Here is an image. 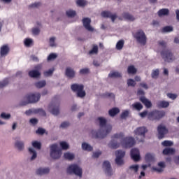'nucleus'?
Instances as JSON below:
<instances>
[{"label":"nucleus","instance_id":"obj_1","mask_svg":"<svg viewBox=\"0 0 179 179\" xmlns=\"http://www.w3.org/2000/svg\"><path fill=\"white\" fill-rule=\"evenodd\" d=\"M134 145H135V138L125 137L124 133H117L112 136V141L109 143L108 147L110 149H118L120 146H122V148H132Z\"/></svg>","mask_w":179,"mask_h":179},{"label":"nucleus","instance_id":"obj_2","mask_svg":"<svg viewBox=\"0 0 179 179\" xmlns=\"http://www.w3.org/2000/svg\"><path fill=\"white\" fill-rule=\"evenodd\" d=\"M99 130L98 131H92V135L94 138H106L111 130L113 127L110 124H107V120L104 117H99Z\"/></svg>","mask_w":179,"mask_h":179},{"label":"nucleus","instance_id":"obj_3","mask_svg":"<svg viewBox=\"0 0 179 179\" xmlns=\"http://www.w3.org/2000/svg\"><path fill=\"white\" fill-rule=\"evenodd\" d=\"M50 157L52 159H59L62 155V150L59 149L58 147V144H53L50 145Z\"/></svg>","mask_w":179,"mask_h":179},{"label":"nucleus","instance_id":"obj_4","mask_svg":"<svg viewBox=\"0 0 179 179\" xmlns=\"http://www.w3.org/2000/svg\"><path fill=\"white\" fill-rule=\"evenodd\" d=\"M67 173H69V174H75V176L81 178L83 172L80 166L78 164H73L69 166L67 168Z\"/></svg>","mask_w":179,"mask_h":179},{"label":"nucleus","instance_id":"obj_5","mask_svg":"<svg viewBox=\"0 0 179 179\" xmlns=\"http://www.w3.org/2000/svg\"><path fill=\"white\" fill-rule=\"evenodd\" d=\"M71 90L77 92L78 97L83 98L86 96V92L83 91V85L73 84L71 85Z\"/></svg>","mask_w":179,"mask_h":179},{"label":"nucleus","instance_id":"obj_6","mask_svg":"<svg viewBox=\"0 0 179 179\" xmlns=\"http://www.w3.org/2000/svg\"><path fill=\"white\" fill-rule=\"evenodd\" d=\"M134 135L139 136L140 138H137L139 142H143L145 139V134L148 132V129L145 127H138L134 130Z\"/></svg>","mask_w":179,"mask_h":179},{"label":"nucleus","instance_id":"obj_7","mask_svg":"<svg viewBox=\"0 0 179 179\" xmlns=\"http://www.w3.org/2000/svg\"><path fill=\"white\" fill-rule=\"evenodd\" d=\"M161 55L166 62H173L176 59L171 51L164 49L162 52Z\"/></svg>","mask_w":179,"mask_h":179},{"label":"nucleus","instance_id":"obj_8","mask_svg":"<svg viewBox=\"0 0 179 179\" xmlns=\"http://www.w3.org/2000/svg\"><path fill=\"white\" fill-rule=\"evenodd\" d=\"M135 38H136L138 43L141 44V45H145L146 44L147 38L143 31H138L135 34Z\"/></svg>","mask_w":179,"mask_h":179},{"label":"nucleus","instance_id":"obj_9","mask_svg":"<svg viewBox=\"0 0 179 179\" xmlns=\"http://www.w3.org/2000/svg\"><path fill=\"white\" fill-rule=\"evenodd\" d=\"M164 112L163 111H157L155 110L152 112H150L148 113V117L151 121H153V120H160L162 117H164Z\"/></svg>","mask_w":179,"mask_h":179},{"label":"nucleus","instance_id":"obj_10","mask_svg":"<svg viewBox=\"0 0 179 179\" xmlns=\"http://www.w3.org/2000/svg\"><path fill=\"white\" fill-rule=\"evenodd\" d=\"M40 94H31L27 95L25 99L27 100V102L24 104H29V103H36V101H38L40 100Z\"/></svg>","mask_w":179,"mask_h":179},{"label":"nucleus","instance_id":"obj_11","mask_svg":"<svg viewBox=\"0 0 179 179\" xmlns=\"http://www.w3.org/2000/svg\"><path fill=\"white\" fill-rule=\"evenodd\" d=\"M115 163L117 164V166H121L124 164V160H122V157L125 156V152L122 150H117L115 152Z\"/></svg>","mask_w":179,"mask_h":179},{"label":"nucleus","instance_id":"obj_12","mask_svg":"<svg viewBox=\"0 0 179 179\" xmlns=\"http://www.w3.org/2000/svg\"><path fill=\"white\" fill-rule=\"evenodd\" d=\"M157 131H158L159 139H163V138H164V136L166 135V134H167V132H169V130H167L166 127L163 124L158 126Z\"/></svg>","mask_w":179,"mask_h":179},{"label":"nucleus","instance_id":"obj_13","mask_svg":"<svg viewBox=\"0 0 179 179\" xmlns=\"http://www.w3.org/2000/svg\"><path fill=\"white\" fill-rule=\"evenodd\" d=\"M48 111L53 114V115H58V114H59V108L58 104L55 103L50 104L48 106Z\"/></svg>","mask_w":179,"mask_h":179},{"label":"nucleus","instance_id":"obj_14","mask_svg":"<svg viewBox=\"0 0 179 179\" xmlns=\"http://www.w3.org/2000/svg\"><path fill=\"white\" fill-rule=\"evenodd\" d=\"M42 66L41 64H38L35 66L36 70H32L29 72V75L31 78H38L40 76V69H41Z\"/></svg>","mask_w":179,"mask_h":179},{"label":"nucleus","instance_id":"obj_15","mask_svg":"<svg viewBox=\"0 0 179 179\" xmlns=\"http://www.w3.org/2000/svg\"><path fill=\"white\" fill-rule=\"evenodd\" d=\"M131 157L134 162H138L141 159V155L139 154V150L138 148H133L131 150Z\"/></svg>","mask_w":179,"mask_h":179},{"label":"nucleus","instance_id":"obj_16","mask_svg":"<svg viewBox=\"0 0 179 179\" xmlns=\"http://www.w3.org/2000/svg\"><path fill=\"white\" fill-rule=\"evenodd\" d=\"M164 169H166V162H160L158 163L157 166L152 167V170L157 173H162V171H164Z\"/></svg>","mask_w":179,"mask_h":179},{"label":"nucleus","instance_id":"obj_17","mask_svg":"<svg viewBox=\"0 0 179 179\" xmlns=\"http://www.w3.org/2000/svg\"><path fill=\"white\" fill-rule=\"evenodd\" d=\"M103 167L105 169L106 174L108 176H113V169H111V165L108 161H105L103 164Z\"/></svg>","mask_w":179,"mask_h":179},{"label":"nucleus","instance_id":"obj_18","mask_svg":"<svg viewBox=\"0 0 179 179\" xmlns=\"http://www.w3.org/2000/svg\"><path fill=\"white\" fill-rule=\"evenodd\" d=\"M91 22L92 20L90 18H84L83 20V26L88 31H93L94 30V29L90 26Z\"/></svg>","mask_w":179,"mask_h":179},{"label":"nucleus","instance_id":"obj_19","mask_svg":"<svg viewBox=\"0 0 179 179\" xmlns=\"http://www.w3.org/2000/svg\"><path fill=\"white\" fill-rule=\"evenodd\" d=\"M9 51H10V49L9 48V45H2L0 49L1 57H6V55L9 54Z\"/></svg>","mask_w":179,"mask_h":179},{"label":"nucleus","instance_id":"obj_20","mask_svg":"<svg viewBox=\"0 0 179 179\" xmlns=\"http://www.w3.org/2000/svg\"><path fill=\"white\" fill-rule=\"evenodd\" d=\"M101 16L103 17H110L111 18L112 22H114L115 19H117V15L116 14H112L111 13L108 11H103L101 13Z\"/></svg>","mask_w":179,"mask_h":179},{"label":"nucleus","instance_id":"obj_21","mask_svg":"<svg viewBox=\"0 0 179 179\" xmlns=\"http://www.w3.org/2000/svg\"><path fill=\"white\" fill-rule=\"evenodd\" d=\"M48 173H50V169L48 168H39L36 170L38 176H43V174H48Z\"/></svg>","mask_w":179,"mask_h":179},{"label":"nucleus","instance_id":"obj_22","mask_svg":"<svg viewBox=\"0 0 179 179\" xmlns=\"http://www.w3.org/2000/svg\"><path fill=\"white\" fill-rule=\"evenodd\" d=\"M140 101L147 107V108H150L152 107V102L145 97H141Z\"/></svg>","mask_w":179,"mask_h":179},{"label":"nucleus","instance_id":"obj_23","mask_svg":"<svg viewBox=\"0 0 179 179\" xmlns=\"http://www.w3.org/2000/svg\"><path fill=\"white\" fill-rule=\"evenodd\" d=\"M29 154L31 155L30 160L33 161L35 160V159L37 157V152H36V150L33 148H29Z\"/></svg>","mask_w":179,"mask_h":179},{"label":"nucleus","instance_id":"obj_24","mask_svg":"<svg viewBox=\"0 0 179 179\" xmlns=\"http://www.w3.org/2000/svg\"><path fill=\"white\" fill-rule=\"evenodd\" d=\"M174 153H176V149L174 148H167L163 150V155H174Z\"/></svg>","mask_w":179,"mask_h":179},{"label":"nucleus","instance_id":"obj_25","mask_svg":"<svg viewBox=\"0 0 179 179\" xmlns=\"http://www.w3.org/2000/svg\"><path fill=\"white\" fill-rule=\"evenodd\" d=\"M157 106L160 108H166L168 106L170 105V103L168 101H159L157 103Z\"/></svg>","mask_w":179,"mask_h":179},{"label":"nucleus","instance_id":"obj_26","mask_svg":"<svg viewBox=\"0 0 179 179\" xmlns=\"http://www.w3.org/2000/svg\"><path fill=\"white\" fill-rule=\"evenodd\" d=\"M66 76L68 78H73L75 76V71L71 68H67L66 69Z\"/></svg>","mask_w":179,"mask_h":179},{"label":"nucleus","instance_id":"obj_27","mask_svg":"<svg viewBox=\"0 0 179 179\" xmlns=\"http://www.w3.org/2000/svg\"><path fill=\"white\" fill-rule=\"evenodd\" d=\"M82 149L83 150H87V152H92V150H93V147L86 143H83L82 144Z\"/></svg>","mask_w":179,"mask_h":179},{"label":"nucleus","instance_id":"obj_28","mask_svg":"<svg viewBox=\"0 0 179 179\" xmlns=\"http://www.w3.org/2000/svg\"><path fill=\"white\" fill-rule=\"evenodd\" d=\"M64 157L66 160H73L75 159V155L71 152H66L64 155Z\"/></svg>","mask_w":179,"mask_h":179},{"label":"nucleus","instance_id":"obj_29","mask_svg":"<svg viewBox=\"0 0 179 179\" xmlns=\"http://www.w3.org/2000/svg\"><path fill=\"white\" fill-rule=\"evenodd\" d=\"M120 113V109L118 108H113L109 110V115L110 117H114L115 115H117Z\"/></svg>","mask_w":179,"mask_h":179},{"label":"nucleus","instance_id":"obj_30","mask_svg":"<svg viewBox=\"0 0 179 179\" xmlns=\"http://www.w3.org/2000/svg\"><path fill=\"white\" fill-rule=\"evenodd\" d=\"M24 44L25 47H31L33 45V39L30 38H27L24 40Z\"/></svg>","mask_w":179,"mask_h":179},{"label":"nucleus","instance_id":"obj_31","mask_svg":"<svg viewBox=\"0 0 179 179\" xmlns=\"http://www.w3.org/2000/svg\"><path fill=\"white\" fill-rule=\"evenodd\" d=\"M15 148H17L18 150H23V149H24V143L22 141H17L15 143Z\"/></svg>","mask_w":179,"mask_h":179},{"label":"nucleus","instance_id":"obj_32","mask_svg":"<svg viewBox=\"0 0 179 179\" xmlns=\"http://www.w3.org/2000/svg\"><path fill=\"white\" fill-rule=\"evenodd\" d=\"M108 76L109 78H121V73L118 71H110Z\"/></svg>","mask_w":179,"mask_h":179},{"label":"nucleus","instance_id":"obj_33","mask_svg":"<svg viewBox=\"0 0 179 179\" xmlns=\"http://www.w3.org/2000/svg\"><path fill=\"white\" fill-rule=\"evenodd\" d=\"M127 72L129 75H134L135 73H136V68H135L134 66H129L127 68Z\"/></svg>","mask_w":179,"mask_h":179},{"label":"nucleus","instance_id":"obj_34","mask_svg":"<svg viewBox=\"0 0 179 179\" xmlns=\"http://www.w3.org/2000/svg\"><path fill=\"white\" fill-rule=\"evenodd\" d=\"M169 9L167 8H163L158 11V15L159 16H166L169 15Z\"/></svg>","mask_w":179,"mask_h":179},{"label":"nucleus","instance_id":"obj_35","mask_svg":"<svg viewBox=\"0 0 179 179\" xmlns=\"http://www.w3.org/2000/svg\"><path fill=\"white\" fill-rule=\"evenodd\" d=\"M145 159L146 162H153V160H155V155L148 153L145 155Z\"/></svg>","mask_w":179,"mask_h":179},{"label":"nucleus","instance_id":"obj_36","mask_svg":"<svg viewBox=\"0 0 179 179\" xmlns=\"http://www.w3.org/2000/svg\"><path fill=\"white\" fill-rule=\"evenodd\" d=\"M133 108H135L136 110H138V111H141L142 108H143V106H142V103L137 102L132 105Z\"/></svg>","mask_w":179,"mask_h":179},{"label":"nucleus","instance_id":"obj_37","mask_svg":"<svg viewBox=\"0 0 179 179\" xmlns=\"http://www.w3.org/2000/svg\"><path fill=\"white\" fill-rule=\"evenodd\" d=\"M123 17H124V19H127V20H130L131 22L134 21V20L135 19V17L134 16H132L131 15H130L128 13H124Z\"/></svg>","mask_w":179,"mask_h":179},{"label":"nucleus","instance_id":"obj_38","mask_svg":"<svg viewBox=\"0 0 179 179\" xmlns=\"http://www.w3.org/2000/svg\"><path fill=\"white\" fill-rule=\"evenodd\" d=\"M32 146L35 149H38V150H40V149H41V143L36 141H32Z\"/></svg>","mask_w":179,"mask_h":179},{"label":"nucleus","instance_id":"obj_39","mask_svg":"<svg viewBox=\"0 0 179 179\" xmlns=\"http://www.w3.org/2000/svg\"><path fill=\"white\" fill-rule=\"evenodd\" d=\"M60 146L63 150H66L69 149V144L65 141H62L60 142Z\"/></svg>","mask_w":179,"mask_h":179},{"label":"nucleus","instance_id":"obj_40","mask_svg":"<svg viewBox=\"0 0 179 179\" xmlns=\"http://www.w3.org/2000/svg\"><path fill=\"white\" fill-rule=\"evenodd\" d=\"M45 85H46L45 81L43 80V81H39V82L36 83L35 84V86L38 89H41V87H44V86H45Z\"/></svg>","mask_w":179,"mask_h":179},{"label":"nucleus","instance_id":"obj_41","mask_svg":"<svg viewBox=\"0 0 179 179\" xmlns=\"http://www.w3.org/2000/svg\"><path fill=\"white\" fill-rule=\"evenodd\" d=\"M124 48V40L119 41L116 44V49L117 50H122Z\"/></svg>","mask_w":179,"mask_h":179},{"label":"nucleus","instance_id":"obj_42","mask_svg":"<svg viewBox=\"0 0 179 179\" xmlns=\"http://www.w3.org/2000/svg\"><path fill=\"white\" fill-rule=\"evenodd\" d=\"M66 13L69 17H73L76 15V12L73 10H68Z\"/></svg>","mask_w":179,"mask_h":179},{"label":"nucleus","instance_id":"obj_43","mask_svg":"<svg viewBox=\"0 0 179 179\" xmlns=\"http://www.w3.org/2000/svg\"><path fill=\"white\" fill-rule=\"evenodd\" d=\"M130 170L131 171H134V173H138V170H139V165L134 164L129 166Z\"/></svg>","mask_w":179,"mask_h":179},{"label":"nucleus","instance_id":"obj_44","mask_svg":"<svg viewBox=\"0 0 179 179\" xmlns=\"http://www.w3.org/2000/svg\"><path fill=\"white\" fill-rule=\"evenodd\" d=\"M0 117H1V118H3V120H9V118H10V114L2 113L0 115Z\"/></svg>","mask_w":179,"mask_h":179},{"label":"nucleus","instance_id":"obj_45","mask_svg":"<svg viewBox=\"0 0 179 179\" xmlns=\"http://www.w3.org/2000/svg\"><path fill=\"white\" fill-rule=\"evenodd\" d=\"M162 31L164 33H170V31H173V27L167 26L163 28Z\"/></svg>","mask_w":179,"mask_h":179},{"label":"nucleus","instance_id":"obj_46","mask_svg":"<svg viewBox=\"0 0 179 179\" xmlns=\"http://www.w3.org/2000/svg\"><path fill=\"white\" fill-rule=\"evenodd\" d=\"M159 76V69H156L152 71V79H157V78Z\"/></svg>","mask_w":179,"mask_h":179},{"label":"nucleus","instance_id":"obj_47","mask_svg":"<svg viewBox=\"0 0 179 179\" xmlns=\"http://www.w3.org/2000/svg\"><path fill=\"white\" fill-rule=\"evenodd\" d=\"M49 44L50 47H55L57 45L55 43V37H52L50 38Z\"/></svg>","mask_w":179,"mask_h":179},{"label":"nucleus","instance_id":"obj_48","mask_svg":"<svg viewBox=\"0 0 179 179\" xmlns=\"http://www.w3.org/2000/svg\"><path fill=\"white\" fill-rule=\"evenodd\" d=\"M55 58H57V54L51 53L48 57V61H52L53 59H55Z\"/></svg>","mask_w":179,"mask_h":179},{"label":"nucleus","instance_id":"obj_49","mask_svg":"<svg viewBox=\"0 0 179 179\" xmlns=\"http://www.w3.org/2000/svg\"><path fill=\"white\" fill-rule=\"evenodd\" d=\"M54 72V69H50L48 71H46L44 72V76H51Z\"/></svg>","mask_w":179,"mask_h":179},{"label":"nucleus","instance_id":"obj_50","mask_svg":"<svg viewBox=\"0 0 179 179\" xmlns=\"http://www.w3.org/2000/svg\"><path fill=\"white\" fill-rule=\"evenodd\" d=\"M162 146H173V142L170 141H164L162 143Z\"/></svg>","mask_w":179,"mask_h":179},{"label":"nucleus","instance_id":"obj_51","mask_svg":"<svg viewBox=\"0 0 179 179\" xmlns=\"http://www.w3.org/2000/svg\"><path fill=\"white\" fill-rule=\"evenodd\" d=\"M32 33L34 36H38V34H40V29L37 27L33 28Z\"/></svg>","mask_w":179,"mask_h":179},{"label":"nucleus","instance_id":"obj_52","mask_svg":"<svg viewBox=\"0 0 179 179\" xmlns=\"http://www.w3.org/2000/svg\"><path fill=\"white\" fill-rule=\"evenodd\" d=\"M77 5H78V6H85V5H86V1L77 0Z\"/></svg>","mask_w":179,"mask_h":179},{"label":"nucleus","instance_id":"obj_53","mask_svg":"<svg viewBox=\"0 0 179 179\" xmlns=\"http://www.w3.org/2000/svg\"><path fill=\"white\" fill-rule=\"evenodd\" d=\"M99 51V48L97 46H94L92 50L90 51V54H97V52Z\"/></svg>","mask_w":179,"mask_h":179},{"label":"nucleus","instance_id":"obj_54","mask_svg":"<svg viewBox=\"0 0 179 179\" xmlns=\"http://www.w3.org/2000/svg\"><path fill=\"white\" fill-rule=\"evenodd\" d=\"M8 83H9V80L6 78L3 82L0 83V87H4V86H6Z\"/></svg>","mask_w":179,"mask_h":179},{"label":"nucleus","instance_id":"obj_55","mask_svg":"<svg viewBox=\"0 0 179 179\" xmlns=\"http://www.w3.org/2000/svg\"><path fill=\"white\" fill-rule=\"evenodd\" d=\"M127 85L128 86H135V85H136V83H135V80H134L133 79H129L127 80Z\"/></svg>","mask_w":179,"mask_h":179},{"label":"nucleus","instance_id":"obj_56","mask_svg":"<svg viewBox=\"0 0 179 179\" xmlns=\"http://www.w3.org/2000/svg\"><path fill=\"white\" fill-rule=\"evenodd\" d=\"M45 133V129L43 128H38L36 131V134H38L39 135H43Z\"/></svg>","mask_w":179,"mask_h":179},{"label":"nucleus","instance_id":"obj_57","mask_svg":"<svg viewBox=\"0 0 179 179\" xmlns=\"http://www.w3.org/2000/svg\"><path fill=\"white\" fill-rule=\"evenodd\" d=\"M129 111L124 110L122 113L121 118H127V116L129 115Z\"/></svg>","mask_w":179,"mask_h":179},{"label":"nucleus","instance_id":"obj_58","mask_svg":"<svg viewBox=\"0 0 179 179\" xmlns=\"http://www.w3.org/2000/svg\"><path fill=\"white\" fill-rule=\"evenodd\" d=\"M167 96L172 100H176V99H177V95L175 94H168Z\"/></svg>","mask_w":179,"mask_h":179},{"label":"nucleus","instance_id":"obj_59","mask_svg":"<svg viewBox=\"0 0 179 179\" xmlns=\"http://www.w3.org/2000/svg\"><path fill=\"white\" fill-rule=\"evenodd\" d=\"M61 128H68L69 127V122H64L60 125Z\"/></svg>","mask_w":179,"mask_h":179},{"label":"nucleus","instance_id":"obj_60","mask_svg":"<svg viewBox=\"0 0 179 179\" xmlns=\"http://www.w3.org/2000/svg\"><path fill=\"white\" fill-rule=\"evenodd\" d=\"M89 73V69H83L80 71V73H81L82 75H85L86 73Z\"/></svg>","mask_w":179,"mask_h":179},{"label":"nucleus","instance_id":"obj_61","mask_svg":"<svg viewBox=\"0 0 179 179\" xmlns=\"http://www.w3.org/2000/svg\"><path fill=\"white\" fill-rule=\"evenodd\" d=\"M148 111H144V112H142V113H139V115L142 118H143V117H146V115H148Z\"/></svg>","mask_w":179,"mask_h":179},{"label":"nucleus","instance_id":"obj_62","mask_svg":"<svg viewBox=\"0 0 179 179\" xmlns=\"http://www.w3.org/2000/svg\"><path fill=\"white\" fill-rule=\"evenodd\" d=\"M29 122H31V124H32L33 125H36V124H37V119L36 118L31 119L29 120Z\"/></svg>","mask_w":179,"mask_h":179},{"label":"nucleus","instance_id":"obj_63","mask_svg":"<svg viewBox=\"0 0 179 179\" xmlns=\"http://www.w3.org/2000/svg\"><path fill=\"white\" fill-rule=\"evenodd\" d=\"M31 8H38V6H40V3H34L33 4H31Z\"/></svg>","mask_w":179,"mask_h":179},{"label":"nucleus","instance_id":"obj_64","mask_svg":"<svg viewBox=\"0 0 179 179\" xmlns=\"http://www.w3.org/2000/svg\"><path fill=\"white\" fill-rule=\"evenodd\" d=\"M174 162H175L176 164H179V155L175 157Z\"/></svg>","mask_w":179,"mask_h":179}]
</instances>
